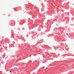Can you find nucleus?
<instances>
[{
  "label": "nucleus",
  "mask_w": 74,
  "mask_h": 74,
  "mask_svg": "<svg viewBox=\"0 0 74 74\" xmlns=\"http://www.w3.org/2000/svg\"><path fill=\"white\" fill-rule=\"evenodd\" d=\"M11 71H10V73H11Z\"/></svg>",
  "instance_id": "nucleus-1"
}]
</instances>
